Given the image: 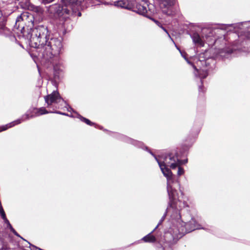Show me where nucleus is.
I'll use <instances>...</instances> for the list:
<instances>
[{
    "instance_id": "1",
    "label": "nucleus",
    "mask_w": 250,
    "mask_h": 250,
    "mask_svg": "<svg viewBox=\"0 0 250 250\" xmlns=\"http://www.w3.org/2000/svg\"><path fill=\"white\" fill-rule=\"evenodd\" d=\"M29 42L31 47L42 50L44 59L50 61L53 65L57 64L62 48V42L58 38H49L47 27L39 25L31 29Z\"/></svg>"
},
{
    "instance_id": "2",
    "label": "nucleus",
    "mask_w": 250,
    "mask_h": 250,
    "mask_svg": "<svg viewBox=\"0 0 250 250\" xmlns=\"http://www.w3.org/2000/svg\"><path fill=\"white\" fill-rule=\"evenodd\" d=\"M132 10L148 18L156 13V8L152 4H148L147 2L142 1L140 3H137L135 5Z\"/></svg>"
},
{
    "instance_id": "3",
    "label": "nucleus",
    "mask_w": 250,
    "mask_h": 250,
    "mask_svg": "<svg viewBox=\"0 0 250 250\" xmlns=\"http://www.w3.org/2000/svg\"><path fill=\"white\" fill-rule=\"evenodd\" d=\"M162 163L169 167L172 169H175L177 167L182 165L181 161L178 158L177 153H170L163 158Z\"/></svg>"
},
{
    "instance_id": "4",
    "label": "nucleus",
    "mask_w": 250,
    "mask_h": 250,
    "mask_svg": "<svg viewBox=\"0 0 250 250\" xmlns=\"http://www.w3.org/2000/svg\"><path fill=\"white\" fill-rule=\"evenodd\" d=\"M167 190L169 199V207L174 209L180 210L181 209V207L177 206L178 203L181 202L177 199L178 193L177 190L173 188L169 183L167 184Z\"/></svg>"
},
{
    "instance_id": "5",
    "label": "nucleus",
    "mask_w": 250,
    "mask_h": 250,
    "mask_svg": "<svg viewBox=\"0 0 250 250\" xmlns=\"http://www.w3.org/2000/svg\"><path fill=\"white\" fill-rule=\"evenodd\" d=\"M163 12L167 15H172L171 7L175 5L176 0H158Z\"/></svg>"
},
{
    "instance_id": "6",
    "label": "nucleus",
    "mask_w": 250,
    "mask_h": 250,
    "mask_svg": "<svg viewBox=\"0 0 250 250\" xmlns=\"http://www.w3.org/2000/svg\"><path fill=\"white\" fill-rule=\"evenodd\" d=\"M196 221L194 219L191 218V220H190L188 222L185 223L184 229V228L182 229L181 230H178V233H175V235L178 237H181L182 235L185 234V233L191 232L196 229Z\"/></svg>"
},
{
    "instance_id": "7",
    "label": "nucleus",
    "mask_w": 250,
    "mask_h": 250,
    "mask_svg": "<svg viewBox=\"0 0 250 250\" xmlns=\"http://www.w3.org/2000/svg\"><path fill=\"white\" fill-rule=\"evenodd\" d=\"M44 100L48 106L51 105L53 104L60 103L61 101H63L62 98L61 97L58 91H54L50 94L45 96L44 97Z\"/></svg>"
},
{
    "instance_id": "8",
    "label": "nucleus",
    "mask_w": 250,
    "mask_h": 250,
    "mask_svg": "<svg viewBox=\"0 0 250 250\" xmlns=\"http://www.w3.org/2000/svg\"><path fill=\"white\" fill-rule=\"evenodd\" d=\"M156 160L159 164L162 172L167 180V183H169L171 180H172V173L171 170L167 167V166L162 162V161L156 158Z\"/></svg>"
},
{
    "instance_id": "9",
    "label": "nucleus",
    "mask_w": 250,
    "mask_h": 250,
    "mask_svg": "<svg viewBox=\"0 0 250 250\" xmlns=\"http://www.w3.org/2000/svg\"><path fill=\"white\" fill-rule=\"evenodd\" d=\"M49 112L44 108L41 107L39 108H34L30 114H26V119H29L30 118H33L35 116H39L43 114H47Z\"/></svg>"
},
{
    "instance_id": "10",
    "label": "nucleus",
    "mask_w": 250,
    "mask_h": 250,
    "mask_svg": "<svg viewBox=\"0 0 250 250\" xmlns=\"http://www.w3.org/2000/svg\"><path fill=\"white\" fill-rule=\"evenodd\" d=\"M114 5L123 8L132 10L134 8V4L129 0H120L114 2Z\"/></svg>"
},
{
    "instance_id": "11",
    "label": "nucleus",
    "mask_w": 250,
    "mask_h": 250,
    "mask_svg": "<svg viewBox=\"0 0 250 250\" xmlns=\"http://www.w3.org/2000/svg\"><path fill=\"white\" fill-rule=\"evenodd\" d=\"M189 63L192 65L195 70L194 74L196 77H198L201 80H203L208 76V73L207 70L198 69L192 62H189Z\"/></svg>"
},
{
    "instance_id": "12",
    "label": "nucleus",
    "mask_w": 250,
    "mask_h": 250,
    "mask_svg": "<svg viewBox=\"0 0 250 250\" xmlns=\"http://www.w3.org/2000/svg\"><path fill=\"white\" fill-rule=\"evenodd\" d=\"M154 229L152 231H151L149 234H147L145 236H144L142 240L145 243H155L157 241V238L155 236L152 234L153 232L154 231Z\"/></svg>"
},
{
    "instance_id": "13",
    "label": "nucleus",
    "mask_w": 250,
    "mask_h": 250,
    "mask_svg": "<svg viewBox=\"0 0 250 250\" xmlns=\"http://www.w3.org/2000/svg\"><path fill=\"white\" fill-rule=\"evenodd\" d=\"M192 40L194 43L199 44L202 46H204V43L198 33H194L193 34Z\"/></svg>"
},
{
    "instance_id": "14",
    "label": "nucleus",
    "mask_w": 250,
    "mask_h": 250,
    "mask_svg": "<svg viewBox=\"0 0 250 250\" xmlns=\"http://www.w3.org/2000/svg\"><path fill=\"white\" fill-rule=\"evenodd\" d=\"M30 16L32 17V15L29 16V13L27 12L22 13L20 16L17 17L16 24L17 25V23L21 21H24L29 18Z\"/></svg>"
},
{
    "instance_id": "15",
    "label": "nucleus",
    "mask_w": 250,
    "mask_h": 250,
    "mask_svg": "<svg viewBox=\"0 0 250 250\" xmlns=\"http://www.w3.org/2000/svg\"><path fill=\"white\" fill-rule=\"evenodd\" d=\"M200 83L198 87L199 96L203 97L206 91V89L203 85V80H200Z\"/></svg>"
},
{
    "instance_id": "16",
    "label": "nucleus",
    "mask_w": 250,
    "mask_h": 250,
    "mask_svg": "<svg viewBox=\"0 0 250 250\" xmlns=\"http://www.w3.org/2000/svg\"><path fill=\"white\" fill-rule=\"evenodd\" d=\"M165 240L167 243L169 245L172 244V241L174 240L173 236H171V234L169 232L166 233L164 235Z\"/></svg>"
},
{
    "instance_id": "17",
    "label": "nucleus",
    "mask_w": 250,
    "mask_h": 250,
    "mask_svg": "<svg viewBox=\"0 0 250 250\" xmlns=\"http://www.w3.org/2000/svg\"><path fill=\"white\" fill-rule=\"evenodd\" d=\"M79 119L82 122H84V123L90 126H93L95 125V123L91 122L89 119L85 117H83L82 116H80Z\"/></svg>"
},
{
    "instance_id": "18",
    "label": "nucleus",
    "mask_w": 250,
    "mask_h": 250,
    "mask_svg": "<svg viewBox=\"0 0 250 250\" xmlns=\"http://www.w3.org/2000/svg\"><path fill=\"white\" fill-rule=\"evenodd\" d=\"M178 174L179 175H181L184 174V168L181 167V166H178Z\"/></svg>"
},
{
    "instance_id": "19",
    "label": "nucleus",
    "mask_w": 250,
    "mask_h": 250,
    "mask_svg": "<svg viewBox=\"0 0 250 250\" xmlns=\"http://www.w3.org/2000/svg\"><path fill=\"white\" fill-rule=\"evenodd\" d=\"M10 230L16 236L18 237H20V235L18 234V233L15 230V229L13 228L12 225H10V227H8Z\"/></svg>"
},
{
    "instance_id": "20",
    "label": "nucleus",
    "mask_w": 250,
    "mask_h": 250,
    "mask_svg": "<svg viewBox=\"0 0 250 250\" xmlns=\"http://www.w3.org/2000/svg\"><path fill=\"white\" fill-rule=\"evenodd\" d=\"M11 126V125H5L2 126H0V132L2 131H4V130H6L7 129H8L9 127H10Z\"/></svg>"
},
{
    "instance_id": "21",
    "label": "nucleus",
    "mask_w": 250,
    "mask_h": 250,
    "mask_svg": "<svg viewBox=\"0 0 250 250\" xmlns=\"http://www.w3.org/2000/svg\"><path fill=\"white\" fill-rule=\"evenodd\" d=\"M149 19H151V20H152L153 21H154V22H155V23H156L158 26H159V27H161L162 26V25L161 23L159 21H157V20H155V19H154L152 18L151 17V18H149Z\"/></svg>"
},
{
    "instance_id": "22",
    "label": "nucleus",
    "mask_w": 250,
    "mask_h": 250,
    "mask_svg": "<svg viewBox=\"0 0 250 250\" xmlns=\"http://www.w3.org/2000/svg\"><path fill=\"white\" fill-rule=\"evenodd\" d=\"M54 0H42V2L44 4H46V3H50Z\"/></svg>"
},
{
    "instance_id": "23",
    "label": "nucleus",
    "mask_w": 250,
    "mask_h": 250,
    "mask_svg": "<svg viewBox=\"0 0 250 250\" xmlns=\"http://www.w3.org/2000/svg\"><path fill=\"white\" fill-rule=\"evenodd\" d=\"M3 219L4 220L5 223L7 224L8 227H10V225H11V224L10 223L9 220L7 219V218L6 217V219Z\"/></svg>"
},
{
    "instance_id": "24",
    "label": "nucleus",
    "mask_w": 250,
    "mask_h": 250,
    "mask_svg": "<svg viewBox=\"0 0 250 250\" xmlns=\"http://www.w3.org/2000/svg\"><path fill=\"white\" fill-rule=\"evenodd\" d=\"M4 26V23L3 22V20H0V29L2 28Z\"/></svg>"
},
{
    "instance_id": "25",
    "label": "nucleus",
    "mask_w": 250,
    "mask_h": 250,
    "mask_svg": "<svg viewBox=\"0 0 250 250\" xmlns=\"http://www.w3.org/2000/svg\"><path fill=\"white\" fill-rule=\"evenodd\" d=\"M161 28L163 29V30L165 32H166L167 34H168V33L167 30L165 27H164L162 26V27H161Z\"/></svg>"
},
{
    "instance_id": "26",
    "label": "nucleus",
    "mask_w": 250,
    "mask_h": 250,
    "mask_svg": "<svg viewBox=\"0 0 250 250\" xmlns=\"http://www.w3.org/2000/svg\"><path fill=\"white\" fill-rule=\"evenodd\" d=\"M55 113H57L58 114H62V115H66V114L65 113H63L60 111H56Z\"/></svg>"
},
{
    "instance_id": "27",
    "label": "nucleus",
    "mask_w": 250,
    "mask_h": 250,
    "mask_svg": "<svg viewBox=\"0 0 250 250\" xmlns=\"http://www.w3.org/2000/svg\"><path fill=\"white\" fill-rule=\"evenodd\" d=\"M2 16V12L1 11V10H0V20H2L1 19Z\"/></svg>"
},
{
    "instance_id": "28",
    "label": "nucleus",
    "mask_w": 250,
    "mask_h": 250,
    "mask_svg": "<svg viewBox=\"0 0 250 250\" xmlns=\"http://www.w3.org/2000/svg\"><path fill=\"white\" fill-rule=\"evenodd\" d=\"M179 215H180V217L182 218V215H181V212H179Z\"/></svg>"
},
{
    "instance_id": "29",
    "label": "nucleus",
    "mask_w": 250,
    "mask_h": 250,
    "mask_svg": "<svg viewBox=\"0 0 250 250\" xmlns=\"http://www.w3.org/2000/svg\"><path fill=\"white\" fill-rule=\"evenodd\" d=\"M162 248H163V250H165V248L164 246H162Z\"/></svg>"
},
{
    "instance_id": "30",
    "label": "nucleus",
    "mask_w": 250,
    "mask_h": 250,
    "mask_svg": "<svg viewBox=\"0 0 250 250\" xmlns=\"http://www.w3.org/2000/svg\"><path fill=\"white\" fill-rule=\"evenodd\" d=\"M19 123H21V122L20 121H19L18 123L17 124H19Z\"/></svg>"
},
{
    "instance_id": "31",
    "label": "nucleus",
    "mask_w": 250,
    "mask_h": 250,
    "mask_svg": "<svg viewBox=\"0 0 250 250\" xmlns=\"http://www.w3.org/2000/svg\"><path fill=\"white\" fill-rule=\"evenodd\" d=\"M20 237H21V238H22V240H24V238H22L21 236H20Z\"/></svg>"
},
{
    "instance_id": "32",
    "label": "nucleus",
    "mask_w": 250,
    "mask_h": 250,
    "mask_svg": "<svg viewBox=\"0 0 250 250\" xmlns=\"http://www.w3.org/2000/svg\"><path fill=\"white\" fill-rule=\"evenodd\" d=\"M248 38L250 39V35L249 36Z\"/></svg>"
}]
</instances>
